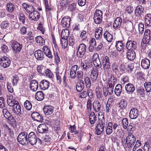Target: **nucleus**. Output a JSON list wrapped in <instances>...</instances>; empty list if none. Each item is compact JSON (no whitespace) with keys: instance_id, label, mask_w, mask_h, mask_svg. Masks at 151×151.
Segmentation results:
<instances>
[{"instance_id":"nucleus-1","label":"nucleus","mask_w":151,"mask_h":151,"mask_svg":"<svg viewBox=\"0 0 151 151\" xmlns=\"http://www.w3.org/2000/svg\"><path fill=\"white\" fill-rule=\"evenodd\" d=\"M86 46L84 44H81L79 45L76 52V56L78 58H83L86 52Z\"/></svg>"},{"instance_id":"nucleus-2","label":"nucleus","mask_w":151,"mask_h":151,"mask_svg":"<svg viewBox=\"0 0 151 151\" xmlns=\"http://www.w3.org/2000/svg\"><path fill=\"white\" fill-rule=\"evenodd\" d=\"M27 136L28 133L26 132H21L17 137L18 141L23 145L28 144Z\"/></svg>"},{"instance_id":"nucleus-3","label":"nucleus","mask_w":151,"mask_h":151,"mask_svg":"<svg viewBox=\"0 0 151 151\" xmlns=\"http://www.w3.org/2000/svg\"><path fill=\"white\" fill-rule=\"evenodd\" d=\"M105 124L104 120L100 121L97 124L95 128V133L97 135H99L104 131Z\"/></svg>"},{"instance_id":"nucleus-4","label":"nucleus","mask_w":151,"mask_h":151,"mask_svg":"<svg viewBox=\"0 0 151 151\" xmlns=\"http://www.w3.org/2000/svg\"><path fill=\"white\" fill-rule=\"evenodd\" d=\"M127 141L128 147L131 148L135 143V137L132 134L129 133L128 136L127 137Z\"/></svg>"},{"instance_id":"nucleus-5","label":"nucleus","mask_w":151,"mask_h":151,"mask_svg":"<svg viewBox=\"0 0 151 151\" xmlns=\"http://www.w3.org/2000/svg\"><path fill=\"white\" fill-rule=\"evenodd\" d=\"M11 61L6 56H3L0 58V65L4 68L9 67Z\"/></svg>"},{"instance_id":"nucleus-6","label":"nucleus","mask_w":151,"mask_h":151,"mask_svg":"<svg viewBox=\"0 0 151 151\" xmlns=\"http://www.w3.org/2000/svg\"><path fill=\"white\" fill-rule=\"evenodd\" d=\"M28 143L29 142L31 145H33L37 142L36 135L33 132H30L27 136Z\"/></svg>"},{"instance_id":"nucleus-7","label":"nucleus","mask_w":151,"mask_h":151,"mask_svg":"<svg viewBox=\"0 0 151 151\" xmlns=\"http://www.w3.org/2000/svg\"><path fill=\"white\" fill-rule=\"evenodd\" d=\"M70 19L68 16H65L61 19V25L63 27L68 28L69 27L70 24Z\"/></svg>"},{"instance_id":"nucleus-8","label":"nucleus","mask_w":151,"mask_h":151,"mask_svg":"<svg viewBox=\"0 0 151 151\" xmlns=\"http://www.w3.org/2000/svg\"><path fill=\"white\" fill-rule=\"evenodd\" d=\"M150 32L149 29H147L145 31L142 42L145 44H147L150 42Z\"/></svg>"},{"instance_id":"nucleus-9","label":"nucleus","mask_w":151,"mask_h":151,"mask_svg":"<svg viewBox=\"0 0 151 151\" xmlns=\"http://www.w3.org/2000/svg\"><path fill=\"white\" fill-rule=\"evenodd\" d=\"M102 63L104 69H109L110 64L109 57L107 56L102 57Z\"/></svg>"},{"instance_id":"nucleus-10","label":"nucleus","mask_w":151,"mask_h":151,"mask_svg":"<svg viewBox=\"0 0 151 151\" xmlns=\"http://www.w3.org/2000/svg\"><path fill=\"white\" fill-rule=\"evenodd\" d=\"M103 29L99 27L96 28L95 30V36L97 40H100L102 36Z\"/></svg>"},{"instance_id":"nucleus-11","label":"nucleus","mask_w":151,"mask_h":151,"mask_svg":"<svg viewBox=\"0 0 151 151\" xmlns=\"http://www.w3.org/2000/svg\"><path fill=\"white\" fill-rule=\"evenodd\" d=\"M50 83L49 81L45 80L41 81L39 84V86L42 90H45L48 89L50 86Z\"/></svg>"},{"instance_id":"nucleus-12","label":"nucleus","mask_w":151,"mask_h":151,"mask_svg":"<svg viewBox=\"0 0 151 151\" xmlns=\"http://www.w3.org/2000/svg\"><path fill=\"white\" fill-rule=\"evenodd\" d=\"M22 7L29 14V15H30L35 11V9L33 6L25 3L23 4Z\"/></svg>"},{"instance_id":"nucleus-13","label":"nucleus","mask_w":151,"mask_h":151,"mask_svg":"<svg viewBox=\"0 0 151 151\" xmlns=\"http://www.w3.org/2000/svg\"><path fill=\"white\" fill-rule=\"evenodd\" d=\"M138 115L139 111L137 109L134 108L130 110L129 113V116L131 119H136Z\"/></svg>"},{"instance_id":"nucleus-14","label":"nucleus","mask_w":151,"mask_h":151,"mask_svg":"<svg viewBox=\"0 0 151 151\" xmlns=\"http://www.w3.org/2000/svg\"><path fill=\"white\" fill-rule=\"evenodd\" d=\"M43 111L46 115H50L53 112L54 107L50 105L45 106L43 107Z\"/></svg>"},{"instance_id":"nucleus-15","label":"nucleus","mask_w":151,"mask_h":151,"mask_svg":"<svg viewBox=\"0 0 151 151\" xmlns=\"http://www.w3.org/2000/svg\"><path fill=\"white\" fill-rule=\"evenodd\" d=\"M38 88V83L36 80H32L30 83V88L33 91H37Z\"/></svg>"},{"instance_id":"nucleus-16","label":"nucleus","mask_w":151,"mask_h":151,"mask_svg":"<svg viewBox=\"0 0 151 151\" xmlns=\"http://www.w3.org/2000/svg\"><path fill=\"white\" fill-rule=\"evenodd\" d=\"M31 116L32 118L38 122H42L43 120L42 116L37 112H33L31 114Z\"/></svg>"},{"instance_id":"nucleus-17","label":"nucleus","mask_w":151,"mask_h":151,"mask_svg":"<svg viewBox=\"0 0 151 151\" xmlns=\"http://www.w3.org/2000/svg\"><path fill=\"white\" fill-rule=\"evenodd\" d=\"M122 22V18L119 17H117L115 19L113 24V27L115 29H117L120 27Z\"/></svg>"},{"instance_id":"nucleus-18","label":"nucleus","mask_w":151,"mask_h":151,"mask_svg":"<svg viewBox=\"0 0 151 151\" xmlns=\"http://www.w3.org/2000/svg\"><path fill=\"white\" fill-rule=\"evenodd\" d=\"M42 51L45 55L50 59H52L53 56L50 49L47 46H44L42 48Z\"/></svg>"},{"instance_id":"nucleus-19","label":"nucleus","mask_w":151,"mask_h":151,"mask_svg":"<svg viewBox=\"0 0 151 151\" xmlns=\"http://www.w3.org/2000/svg\"><path fill=\"white\" fill-rule=\"evenodd\" d=\"M125 90L127 93L129 94H132L135 90V87L132 83H128L125 86Z\"/></svg>"},{"instance_id":"nucleus-20","label":"nucleus","mask_w":151,"mask_h":151,"mask_svg":"<svg viewBox=\"0 0 151 151\" xmlns=\"http://www.w3.org/2000/svg\"><path fill=\"white\" fill-rule=\"evenodd\" d=\"M126 47L128 50L132 49V50H133L136 47V43L134 41H128L127 42Z\"/></svg>"},{"instance_id":"nucleus-21","label":"nucleus","mask_w":151,"mask_h":151,"mask_svg":"<svg viewBox=\"0 0 151 151\" xmlns=\"http://www.w3.org/2000/svg\"><path fill=\"white\" fill-rule=\"evenodd\" d=\"M35 56L36 59L39 60H42L44 57L42 52L40 50H38L35 51Z\"/></svg>"},{"instance_id":"nucleus-22","label":"nucleus","mask_w":151,"mask_h":151,"mask_svg":"<svg viewBox=\"0 0 151 151\" xmlns=\"http://www.w3.org/2000/svg\"><path fill=\"white\" fill-rule=\"evenodd\" d=\"M119 64L116 62L112 63L111 65L112 70L115 75H118L119 73Z\"/></svg>"},{"instance_id":"nucleus-23","label":"nucleus","mask_w":151,"mask_h":151,"mask_svg":"<svg viewBox=\"0 0 151 151\" xmlns=\"http://www.w3.org/2000/svg\"><path fill=\"white\" fill-rule=\"evenodd\" d=\"M48 127L45 124H42L39 125L37 127V130L39 133H43L47 132Z\"/></svg>"},{"instance_id":"nucleus-24","label":"nucleus","mask_w":151,"mask_h":151,"mask_svg":"<svg viewBox=\"0 0 151 151\" xmlns=\"http://www.w3.org/2000/svg\"><path fill=\"white\" fill-rule=\"evenodd\" d=\"M56 77L58 82L60 84L62 82L61 78L63 76V73L60 71L58 68H57L55 71Z\"/></svg>"},{"instance_id":"nucleus-25","label":"nucleus","mask_w":151,"mask_h":151,"mask_svg":"<svg viewBox=\"0 0 151 151\" xmlns=\"http://www.w3.org/2000/svg\"><path fill=\"white\" fill-rule=\"evenodd\" d=\"M15 98L12 95L8 96L7 103L9 106H12L15 104L16 102H18L17 101H15Z\"/></svg>"},{"instance_id":"nucleus-26","label":"nucleus","mask_w":151,"mask_h":151,"mask_svg":"<svg viewBox=\"0 0 151 151\" xmlns=\"http://www.w3.org/2000/svg\"><path fill=\"white\" fill-rule=\"evenodd\" d=\"M15 104L13 106V111L14 113L17 114H21V107L18 102H16Z\"/></svg>"},{"instance_id":"nucleus-27","label":"nucleus","mask_w":151,"mask_h":151,"mask_svg":"<svg viewBox=\"0 0 151 151\" xmlns=\"http://www.w3.org/2000/svg\"><path fill=\"white\" fill-rule=\"evenodd\" d=\"M77 68L78 66L76 65L73 66L71 68L70 75L71 78L74 79L76 78Z\"/></svg>"},{"instance_id":"nucleus-28","label":"nucleus","mask_w":151,"mask_h":151,"mask_svg":"<svg viewBox=\"0 0 151 151\" xmlns=\"http://www.w3.org/2000/svg\"><path fill=\"white\" fill-rule=\"evenodd\" d=\"M141 66L144 69L149 68L150 66V60L147 58L142 59L141 61Z\"/></svg>"},{"instance_id":"nucleus-29","label":"nucleus","mask_w":151,"mask_h":151,"mask_svg":"<svg viewBox=\"0 0 151 151\" xmlns=\"http://www.w3.org/2000/svg\"><path fill=\"white\" fill-rule=\"evenodd\" d=\"M29 18L32 20L36 21L38 20L40 18V14L39 12L35 10L29 15Z\"/></svg>"},{"instance_id":"nucleus-30","label":"nucleus","mask_w":151,"mask_h":151,"mask_svg":"<svg viewBox=\"0 0 151 151\" xmlns=\"http://www.w3.org/2000/svg\"><path fill=\"white\" fill-rule=\"evenodd\" d=\"M98 76V70L96 69H93L91 74V78L93 82L95 81L97 79Z\"/></svg>"},{"instance_id":"nucleus-31","label":"nucleus","mask_w":151,"mask_h":151,"mask_svg":"<svg viewBox=\"0 0 151 151\" xmlns=\"http://www.w3.org/2000/svg\"><path fill=\"white\" fill-rule=\"evenodd\" d=\"M104 37L109 42H111L113 39V35L107 31H106L105 32L104 34Z\"/></svg>"},{"instance_id":"nucleus-32","label":"nucleus","mask_w":151,"mask_h":151,"mask_svg":"<svg viewBox=\"0 0 151 151\" xmlns=\"http://www.w3.org/2000/svg\"><path fill=\"white\" fill-rule=\"evenodd\" d=\"M127 57L129 60H132L136 57V54L134 50H129L127 53Z\"/></svg>"},{"instance_id":"nucleus-33","label":"nucleus","mask_w":151,"mask_h":151,"mask_svg":"<svg viewBox=\"0 0 151 151\" xmlns=\"http://www.w3.org/2000/svg\"><path fill=\"white\" fill-rule=\"evenodd\" d=\"M122 89V86L121 84H118L116 85L114 90V93L116 96H120Z\"/></svg>"},{"instance_id":"nucleus-34","label":"nucleus","mask_w":151,"mask_h":151,"mask_svg":"<svg viewBox=\"0 0 151 151\" xmlns=\"http://www.w3.org/2000/svg\"><path fill=\"white\" fill-rule=\"evenodd\" d=\"M145 21L146 25L147 26H151V14H146L145 18Z\"/></svg>"},{"instance_id":"nucleus-35","label":"nucleus","mask_w":151,"mask_h":151,"mask_svg":"<svg viewBox=\"0 0 151 151\" xmlns=\"http://www.w3.org/2000/svg\"><path fill=\"white\" fill-rule=\"evenodd\" d=\"M13 49L16 52H19L22 48V45L17 42H15L12 45Z\"/></svg>"},{"instance_id":"nucleus-36","label":"nucleus","mask_w":151,"mask_h":151,"mask_svg":"<svg viewBox=\"0 0 151 151\" xmlns=\"http://www.w3.org/2000/svg\"><path fill=\"white\" fill-rule=\"evenodd\" d=\"M20 80L19 76L17 75H14L11 79V82L13 86L17 85V83Z\"/></svg>"},{"instance_id":"nucleus-37","label":"nucleus","mask_w":151,"mask_h":151,"mask_svg":"<svg viewBox=\"0 0 151 151\" xmlns=\"http://www.w3.org/2000/svg\"><path fill=\"white\" fill-rule=\"evenodd\" d=\"M106 131V134L108 135H110L113 132V129L111 122H109L107 124Z\"/></svg>"},{"instance_id":"nucleus-38","label":"nucleus","mask_w":151,"mask_h":151,"mask_svg":"<svg viewBox=\"0 0 151 151\" xmlns=\"http://www.w3.org/2000/svg\"><path fill=\"white\" fill-rule=\"evenodd\" d=\"M35 40L37 44L39 45H44L45 43L44 39L40 36H37L35 38Z\"/></svg>"},{"instance_id":"nucleus-39","label":"nucleus","mask_w":151,"mask_h":151,"mask_svg":"<svg viewBox=\"0 0 151 151\" xmlns=\"http://www.w3.org/2000/svg\"><path fill=\"white\" fill-rule=\"evenodd\" d=\"M35 97L37 100L41 101L43 99L44 97V95L42 91H39L36 93Z\"/></svg>"},{"instance_id":"nucleus-40","label":"nucleus","mask_w":151,"mask_h":151,"mask_svg":"<svg viewBox=\"0 0 151 151\" xmlns=\"http://www.w3.org/2000/svg\"><path fill=\"white\" fill-rule=\"evenodd\" d=\"M84 87V84L83 80H80L79 83H78L76 86L77 91L78 92H81L82 91Z\"/></svg>"},{"instance_id":"nucleus-41","label":"nucleus","mask_w":151,"mask_h":151,"mask_svg":"<svg viewBox=\"0 0 151 151\" xmlns=\"http://www.w3.org/2000/svg\"><path fill=\"white\" fill-rule=\"evenodd\" d=\"M93 107L96 111H99L101 106L99 102L96 100L94 101L93 102Z\"/></svg>"},{"instance_id":"nucleus-42","label":"nucleus","mask_w":151,"mask_h":151,"mask_svg":"<svg viewBox=\"0 0 151 151\" xmlns=\"http://www.w3.org/2000/svg\"><path fill=\"white\" fill-rule=\"evenodd\" d=\"M116 47L118 51H121L124 48V45L122 41H117L116 42Z\"/></svg>"},{"instance_id":"nucleus-43","label":"nucleus","mask_w":151,"mask_h":151,"mask_svg":"<svg viewBox=\"0 0 151 151\" xmlns=\"http://www.w3.org/2000/svg\"><path fill=\"white\" fill-rule=\"evenodd\" d=\"M69 34V31L67 29L63 30L61 34V39H68Z\"/></svg>"},{"instance_id":"nucleus-44","label":"nucleus","mask_w":151,"mask_h":151,"mask_svg":"<svg viewBox=\"0 0 151 151\" xmlns=\"http://www.w3.org/2000/svg\"><path fill=\"white\" fill-rule=\"evenodd\" d=\"M119 108L122 109H125L127 106V102L124 99H122L118 104Z\"/></svg>"},{"instance_id":"nucleus-45","label":"nucleus","mask_w":151,"mask_h":151,"mask_svg":"<svg viewBox=\"0 0 151 151\" xmlns=\"http://www.w3.org/2000/svg\"><path fill=\"white\" fill-rule=\"evenodd\" d=\"M15 6L14 4L11 2L8 3L6 5V10L10 13L12 12L14 10Z\"/></svg>"},{"instance_id":"nucleus-46","label":"nucleus","mask_w":151,"mask_h":151,"mask_svg":"<svg viewBox=\"0 0 151 151\" xmlns=\"http://www.w3.org/2000/svg\"><path fill=\"white\" fill-rule=\"evenodd\" d=\"M18 17L19 22L24 24L26 20V17L25 15L23 13L20 12L18 15Z\"/></svg>"},{"instance_id":"nucleus-47","label":"nucleus","mask_w":151,"mask_h":151,"mask_svg":"<svg viewBox=\"0 0 151 151\" xmlns=\"http://www.w3.org/2000/svg\"><path fill=\"white\" fill-rule=\"evenodd\" d=\"M89 121L91 124H93L96 120V117L95 113L93 112H91L89 116Z\"/></svg>"},{"instance_id":"nucleus-48","label":"nucleus","mask_w":151,"mask_h":151,"mask_svg":"<svg viewBox=\"0 0 151 151\" xmlns=\"http://www.w3.org/2000/svg\"><path fill=\"white\" fill-rule=\"evenodd\" d=\"M144 8L140 5L137 6L135 9V14L136 15H140L143 12Z\"/></svg>"},{"instance_id":"nucleus-49","label":"nucleus","mask_w":151,"mask_h":151,"mask_svg":"<svg viewBox=\"0 0 151 151\" xmlns=\"http://www.w3.org/2000/svg\"><path fill=\"white\" fill-rule=\"evenodd\" d=\"M137 95L143 97L145 95V91L143 88H139L137 91Z\"/></svg>"},{"instance_id":"nucleus-50","label":"nucleus","mask_w":151,"mask_h":151,"mask_svg":"<svg viewBox=\"0 0 151 151\" xmlns=\"http://www.w3.org/2000/svg\"><path fill=\"white\" fill-rule=\"evenodd\" d=\"M24 105L25 108L28 110H30L32 106V104L30 101L27 100L24 102Z\"/></svg>"},{"instance_id":"nucleus-51","label":"nucleus","mask_w":151,"mask_h":151,"mask_svg":"<svg viewBox=\"0 0 151 151\" xmlns=\"http://www.w3.org/2000/svg\"><path fill=\"white\" fill-rule=\"evenodd\" d=\"M9 23L7 21H3L0 24V27L2 29H7L9 25Z\"/></svg>"},{"instance_id":"nucleus-52","label":"nucleus","mask_w":151,"mask_h":151,"mask_svg":"<svg viewBox=\"0 0 151 151\" xmlns=\"http://www.w3.org/2000/svg\"><path fill=\"white\" fill-rule=\"evenodd\" d=\"M144 86L147 92H151V82H145L144 84Z\"/></svg>"},{"instance_id":"nucleus-53","label":"nucleus","mask_w":151,"mask_h":151,"mask_svg":"<svg viewBox=\"0 0 151 151\" xmlns=\"http://www.w3.org/2000/svg\"><path fill=\"white\" fill-rule=\"evenodd\" d=\"M61 44L62 47L64 48H66L68 45V41L67 39H61Z\"/></svg>"},{"instance_id":"nucleus-54","label":"nucleus","mask_w":151,"mask_h":151,"mask_svg":"<svg viewBox=\"0 0 151 151\" xmlns=\"http://www.w3.org/2000/svg\"><path fill=\"white\" fill-rule=\"evenodd\" d=\"M45 68L42 65H39L37 67V70L39 73L44 74V71Z\"/></svg>"},{"instance_id":"nucleus-55","label":"nucleus","mask_w":151,"mask_h":151,"mask_svg":"<svg viewBox=\"0 0 151 151\" xmlns=\"http://www.w3.org/2000/svg\"><path fill=\"white\" fill-rule=\"evenodd\" d=\"M139 34L142 35L143 33L144 29V26L143 24L140 23L138 25Z\"/></svg>"},{"instance_id":"nucleus-56","label":"nucleus","mask_w":151,"mask_h":151,"mask_svg":"<svg viewBox=\"0 0 151 151\" xmlns=\"http://www.w3.org/2000/svg\"><path fill=\"white\" fill-rule=\"evenodd\" d=\"M102 12L100 10H96L94 13V16L102 19Z\"/></svg>"},{"instance_id":"nucleus-57","label":"nucleus","mask_w":151,"mask_h":151,"mask_svg":"<svg viewBox=\"0 0 151 151\" xmlns=\"http://www.w3.org/2000/svg\"><path fill=\"white\" fill-rule=\"evenodd\" d=\"M3 112L4 117L6 119H8L9 117H10L11 114L8 111L7 109L6 108L3 109Z\"/></svg>"},{"instance_id":"nucleus-58","label":"nucleus","mask_w":151,"mask_h":151,"mask_svg":"<svg viewBox=\"0 0 151 151\" xmlns=\"http://www.w3.org/2000/svg\"><path fill=\"white\" fill-rule=\"evenodd\" d=\"M27 38L30 40H34L35 35L34 33L31 31H29L27 33Z\"/></svg>"},{"instance_id":"nucleus-59","label":"nucleus","mask_w":151,"mask_h":151,"mask_svg":"<svg viewBox=\"0 0 151 151\" xmlns=\"http://www.w3.org/2000/svg\"><path fill=\"white\" fill-rule=\"evenodd\" d=\"M44 73L47 77L49 78H52L53 77V74L49 69H46L44 70Z\"/></svg>"},{"instance_id":"nucleus-60","label":"nucleus","mask_w":151,"mask_h":151,"mask_svg":"<svg viewBox=\"0 0 151 151\" xmlns=\"http://www.w3.org/2000/svg\"><path fill=\"white\" fill-rule=\"evenodd\" d=\"M84 82L87 87L90 88L91 86V81L90 78L88 77H86L84 78Z\"/></svg>"},{"instance_id":"nucleus-61","label":"nucleus","mask_w":151,"mask_h":151,"mask_svg":"<svg viewBox=\"0 0 151 151\" xmlns=\"http://www.w3.org/2000/svg\"><path fill=\"white\" fill-rule=\"evenodd\" d=\"M94 65L98 68H99L101 67V64L100 61L99 59H97L95 61H93Z\"/></svg>"},{"instance_id":"nucleus-62","label":"nucleus","mask_w":151,"mask_h":151,"mask_svg":"<svg viewBox=\"0 0 151 151\" xmlns=\"http://www.w3.org/2000/svg\"><path fill=\"white\" fill-rule=\"evenodd\" d=\"M123 126L124 129H126L127 127L128 124V119L126 118H123L122 120Z\"/></svg>"},{"instance_id":"nucleus-63","label":"nucleus","mask_w":151,"mask_h":151,"mask_svg":"<svg viewBox=\"0 0 151 151\" xmlns=\"http://www.w3.org/2000/svg\"><path fill=\"white\" fill-rule=\"evenodd\" d=\"M54 54L55 60L58 64L60 62V59L58 53L57 52L54 51Z\"/></svg>"},{"instance_id":"nucleus-64","label":"nucleus","mask_w":151,"mask_h":151,"mask_svg":"<svg viewBox=\"0 0 151 151\" xmlns=\"http://www.w3.org/2000/svg\"><path fill=\"white\" fill-rule=\"evenodd\" d=\"M129 81V78L127 76H124L122 78H121V83L122 84H124L128 82Z\"/></svg>"}]
</instances>
